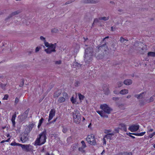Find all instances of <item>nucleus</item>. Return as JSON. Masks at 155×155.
<instances>
[{"mask_svg": "<svg viewBox=\"0 0 155 155\" xmlns=\"http://www.w3.org/2000/svg\"><path fill=\"white\" fill-rule=\"evenodd\" d=\"M100 108L102 110H98L97 112L101 117H103L107 118L108 116L106 114H110L112 110V109L106 104L101 105Z\"/></svg>", "mask_w": 155, "mask_h": 155, "instance_id": "f257e3e1", "label": "nucleus"}, {"mask_svg": "<svg viewBox=\"0 0 155 155\" xmlns=\"http://www.w3.org/2000/svg\"><path fill=\"white\" fill-rule=\"evenodd\" d=\"M39 137L37 138L35 141V145H41L44 144L47 139L46 131L44 130L39 134Z\"/></svg>", "mask_w": 155, "mask_h": 155, "instance_id": "f03ea898", "label": "nucleus"}, {"mask_svg": "<svg viewBox=\"0 0 155 155\" xmlns=\"http://www.w3.org/2000/svg\"><path fill=\"white\" fill-rule=\"evenodd\" d=\"M74 122L77 124L80 123L81 120V114L77 110H75L72 112Z\"/></svg>", "mask_w": 155, "mask_h": 155, "instance_id": "7ed1b4c3", "label": "nucleus"}, {"mask_svg": "<svg viewBox=\"0 0 155 155\" xmlns=\"http://www.w3.org/2000/svg\"><path fill=\"white\" fill-rule=\"evenodd\" d=\"M86 140L87 142L91 145H95L97 144L95 136L93 134L88 135L86 138Z\"/></svg>", "mask_w": 155, "mask_h": 155, "instance_id": "20e7f679", "label": "nucleus"}, {"mask_svg": "<svg viewBox=\"0 0 155 155\" xmlns=\"http://www.w3.org/2000/svg\"><path fill=\"white\" fill-rule=\"evenodd\" d=\"M21 147L25 151L28 152L32 151L33 150V146L29 145H24L21 144Z\"/></svg>", "mask_w": 155, "mask_h": 155, "instance_id": "39448f33", "label": "nucleus"}, {"mask_svg": "<svg viewBox=\"0 0 155 155\" xmlns=\"http://www.w3.org/2000/svg\"><path fill=\"white\" fill-rule=\"evenodd\" d=\"M56 43H55L54 44H51V46L50 47L48 48L47 49H45V51L47 53L50 54L52 52L55 51V48L56 46Z\"/></svg>", "mask_w": 155, "mask_h": 155, "instance_id": "423d86ee", "label": "nucleus"}, {"mask_svg": "<svg viewBox=\"0 0 155 155\" xmlns=\"http://www.w3.org/2000/svg\"><path fill=\"white\" fill-rule=\"evenodd\" d=\"M28 134L25 132H24L21 135L20 140L22 143L27 141L28 139Z\"/></svg>", "mask_w": 155, "mask_h": 155, "instance_id": "0eeeda50", "label": "nucleus"}, {"mask_svg": "<svg viewBox=\"0 0 155 155\" xmlns=\"http://www.w3.org/2000/svg\"><path fill=\"white\" fill-rule=\"evenodd\" d=\"M56 112L55 110L54 109H51L49 115L48 121H50L55 116Z\"/></svg>", "mask_w": 155, "mask_h": 155, "instance_id": "6e6552de", "label": "nucleus"}, {"mask_svg": "<svg viewBox=\"0 0 155 155\" xmlns=\"http://www.w3.org/2000/svg\"><path fill=\"white\" fill-rule=\"evenodd\" d=\"M139 128L138 125H134L130 126L129 128V130L131 132H133L137 131Z\"/></svg>", "mask_w": 155, "mask_h": 155, "instance_id": "1a4fd4ad", "label": "nucleus"}, {"mask_svg": "<svg viewBox=\"0 0 155 155\" xmlns=\"http://www.w3.org/2000/svg\"><path fill=\"white\" fill-rule=\"evenodd\" d=\"M16 117V112H15V113L13 114L12 115L11 119V121L12 122V126L13 127H15V118Z\"/></svg>", "mask_w": 155, "mask_h": 155, "instance_id": "9d476101", "label": "nucleus"}, {"mask_svg": "<svg viewBox=\"0 0 155 155\" xmlns=\"http://www.w3.org/2000/svg\"><path fill=\"white\" fill-rule=\"evenodd\" d=\"M119 127L120 129L123 130L125 132H126L127 131L126 126L124 124H120L119 125Z\"/></svg>", "mask_w": 155, "mask_h": 155, "instance_id": "9b49d317", "label": "nucleus"}, {"mask_svg": "<svg viewBox=\"0 0 155 155\" xmlns=\"http://www.w3.org/2000/svg\"><path fill=\"white\" fill-rule=\"evenodd\" d=\"M103 90L104 91V94L106 95H108L110 93V91L109 90L108 88H107V87H106L105 86H103Z\"/></svg>", "mask_w": 155, "mask_h": 155, "instance_id": "f8f14e48", "label": "nucleus"}, {"mask_svg": "<svg viewBox=\"0 0 155 155\" xmlns=\"http://www.w3.org/2000/svg\"><path fill=\"white\" fill-rule=\"evenodd\" d=\"M145 92H143L139 95L136 94L134 95V97H137L138 99H139L143 98V97L144 96V94H145Z\"/></svg>", "mask_w": 155, "mask_h": 155, "instance_id": "ddd939ff", "label": "nucleus"}, {"mask_svg": "<svg viewBox=\"0 0 155 155\" xmlns=\"http://www.w3.org/2000/svg\"><path fill=\"white\" fill-rule=\"evenodd\" d=\"M124 84L126 85H129L132 83V81L130 79H127L124 82Z\"/></svg>", "mask_w": 155, "mask_h": 155, "instance_id": "4468645a", "label": "nucleus"}, {"mask_svg": "<svg viewBox=\"0 0 155 155\" xmlns=\"http://www.w3.org/2000/svg\"><path fill=\"white\" fill-rule=\"evenodd\" d=\"M84 3H97V1L91 0H86L84 1Z\"/></svg>", "mask_w": 155, "mask_h": 155, "instance_id": "2eb2a0df", "label": "nucleus"}, {"mask_svg": "<svg viewBox=\"0 0 155 155\" xmlns=\"http://www.w3.org/2000/svg\"><path fill=\"white\" fill-rule=\"evenodd\" d=\"M128 90L126 89H124L121 90L119 93L122 94H125L128 93Z\"/></svg>", "mask_w": 155, "mask_h": 155, "instance_id": "dca6fc26", "label": "nucleus"}, {"mask_svg": "<svg viewBox=\"0 0 155 155\" xmlns=\"http://www.w3.org/2000/svg\"><path fill=\"white\" fill-rule=\"evenodd\" d=\"M148 56H151L152 57H155V52L150 51L147 53Z\"/></svg>", "mask_w": 155, "mask_h": 155, "instance_id": "f3484780", "label": "nucleus"}, {"mask_svg": "<svg viewBox=\"0 0 155 155\" xmlns=\"http://www.w3.org/2000/svg\"><path fill=\"white\" fill-rule=\"evenodd\" d=\"M65 99L64 97H61L59 98L58 101L59 103H61L65 101Z\"/></svg>", "mask_w": 155, "mask_h": 155, "instance_id": "a211bd4d", "label": "nucleus"}, {"mask_svg": "<svg viewBox=\"0 0 155 155\" xmlns=\"http://www.w3.org/2000/svg\"><path fill=\"white\" fill-rule=\"evenodd\" d=\"M61 94L60 92H59V91H58L55 92L54 95V97H58Z\"/></svg>", "mask_w": 155, "mask_h": 155, "instance_id": "6ab92c4d", "label": "nucleus"}, {"mask_svg": "<svg viewBox=\"0 0 155 155\" xmlns=\"http://www.w3.org/2000/svg\"><path fill=\"white\" fill-rule=\"evenodd\" d=\"M78 97L79 100L80 101H82L83 100L84 97V95H82L81 93L78 94Z\"/></svg>", "mask_w": 155, "mask_h": 155, "instance_id": "aec40b11", "label": "nucleus"}, {"mask_svg": "<svg viewBox=\"0 0 155 155\" xmlns=\"http://www.w3.org/2000/svg\"><path fill=\"white\" fill-rule=\"evenodd\" d=\"M44 120V119L42 117H41L39 120V122L38 126V128H39L41 126Z\"/></svg>", "mask_w": 155, "mask_h": 155, "instance_id": "412c9836", "label": "nucleus"}, {"mask_svg": "<svg viewBox=\"0 0 155 155\" xmlns=\"http://www.w3.org/2000/svg\"><path fill=\"white\" fill-rule=\"evenodd\" d=\"M21 144L16 143L15 142H12L11 143V145L12 146H16L21 147Z\"/></svg>", "mask_w": 155, "mask_h": 155, "instance_id": "4be33fe9", "label": "nucleus"}, {"mask_svg": "<svg viewBox=\"0 0 155 155\" xmlns=\"http://www.w3.org/2000/svg\"><path fill=\"white\" fill-rule=\"evenodd\" d=\"M121 154L122 155H132V153L131 152H123L121 153Z\"/></svg>", "mask_w": 155, "mask_h": 155, "instance_id": "5701e85b", "label": "nucleus"}, {"mask_svg": "<svg viewBox=\"0 0 155 155\" xmlns=\"http://www.w3.org/2000/svg\"><path fill=\"white\" fill-rule=\"evenodd\" d=\"M85 148H84L83 147H80L78 148V150L81 152L82 153H84L85 152V150L84 149Z\"/></svg>", "mask_w": 155, "mask_h": 155, "instance_id": "b1692460", "label": "nucleus"}, {"mask_svg": "<svg viewBox=\"0 0 155 155\" xmlns=\"http://www.w3.org/2000/svg\"><path fill=\"white\" fill-rule=\"evenodd\" d=\"M109 17H101L99 18V19L100 20H104V21H107L108 20Z\"/></svg>", "mask_w": 155, "mask_h": 155, "instance_id": "393cba45", "label": "nucleus"}, {"mask_svg": "<svg viewBox=\"0 0 155 155\" xmlns=\"http://www.w3.org/2000/svg\"><path fill=\"white\" fill-rule=\"evenodd\" d=\"M71 101L73 104H75L76 102V99L74 98V97L72 96L71 98Z\"/></svg>", "mask_w": 155, "mask_h": 155, "instance_id": "a878e982", "label": "nucleus"}, {"mask_svg": "<svg viewBox=\"0 0 155 155\" xmlns=\"http://www.w3.org/2000/svg\"><path fill=\"white\" fill-rule=\"evenodd\" d=\"M81 143L82 144L81 147H83L84 148H86L87 147V145L84 140H82Z\"/></svg>", "mask_w": 155, "mask_h": 155, "instance_id": "bb28decb", "label": "nucleus"}, {"mask_svg": "<svg viewBox=\"0 0 155 155\" xmlns=\"http://www.w3.org/2000/svg\"><path fill=\"white\" fill-rule=\"evenodd\" d=\"M120 41L121 42L123 43L125 41H128V40L125 39L121 37L120 38Z\"/></svg>", "mask_w": 155, "mask_h": 155, "instance_id": "cd10ccee", "label": "nucleus"}, {"mask_svg": "<svg viewBox=\"0 0 155 155\" xmlns=\"http://www.w3.org/2000/svg\"><path fill=\"white\" fill-rule=\"evenodd\" d=\"M20 12L19 11H15L13 12L12 13L11 15H16L18 14V13H19Z\"/></svg>", "mask_w": 155, "mask_h": 155, "instance_id": "c85d7f7f", "label": "nucleus"}, {"mask_svg": "<svg viewBox=\"0 0 155 155\" xmlns=\"http://www.w3.org/2000/svg\"><path fill=\"white\" fill-rule=\"evenodd\" d=\"M92 50V49L91 48H86L85 50V53H86L87 54H88V51L89 50Z\"/></svg>", "mask_w": 155, "mask_h": 155, "instance_id": "c756f323", "label": "nucleus"}, {"mask_svg": "<svg viewBox=\"0 0 155 155\" xmlns=\"http://www.w3.org/2000/svg\"><path fill=\"white\" fill-rule=\"evenodd\" d=\"M155 135V132H153L152 133L150 134L149 135V137L150 138H152L153 136Z\"/></svg>", "mask_w": 155, "mask_h": 155, "instance_id": "7c9ffc66", "label": "nucleus"}, {"mask_svg": "<svg viewBox=\"0 0 155 155\" xmlns=\"http://www.w3.org/2000/svg\"><path fill=\"white\" fill-rule=\"evenodd\" d=\"M19 101V99L17 97H16L15 101V105L17 104L18 102Z\"/></svg>", "mask_w": 155, "mask_h": 155, "instance_id": "2f4dec72", "label": "nucleus"}, {"mask_svg": "<svg viewBox=\"0 0 155 155\" xmlns=\"http://www.w3.org/2000/svg\"><path fill=\"white\" fill-rule=\"evenodd\" d=\"M45 46L48 48L50 47V46H51V44L49 45L48 42H46L45 41Z\"/></svg>", "mask_w": 155, "mask_h": 155, "instance_id": "473e14b6", "label": "nucleus"}, {"mask_svg": "<svg viewBox=\"0 0 155 155\" xmlns=\"http://www.w3.org/2000/svg\"><path fill=\"white\" fill-rule=\"evenodd\" d=\"M123 84V83L122 81H119L117 83V85L118 87H121Z\"/></svg>", "mask_w": 155, "mask_h": 155, "instance_id": "72a5a7b5", "label": "nucleus"}, {"mask_svg": "<svg viewBox=\"0 0 155 155\" xmlns=\"http://www.w3.org/2000/svg\"><path fill=\"white\" fill-rule=\"evenodd\" d=\"M8 97L9 96L8 94H5L4 95V96L3 98V99L4 100H8Z\"/></svg>", "mask_w": 155, "mask_h": 155, "instance_id": "f704fd0d", "label": "nucleus"}, {"mask_svg": "<svg viewBox=\"0 0 155 155\" xmlns=\"http://www.w3.org/2000/svg\"><path fill=\"white\" fill-rule=\"evenodd\" d=\"M58 31V30L56 28H54L51 30V32L53 33H57Z\"/></svg>", "mask_w": 155, "mask_h": 155, "instance_id": "c9c22d12", "label": "nucleus"}, {"mask_svg": "<svg viewBox=\"0 0 155 155\" xmlns=\"http://www.w3.org/2000/svg\"><path fill=\"white\" fill-rule=\"evenodd\" d=\"M105 138H106L107 139H111V137L110 135H107V134L106 135H105L104 137Z\"/></svg>", "mask_w": 155, "mask_h": 155, "instance_id": "e433bc0d", "label": "nucleus"}, {"mask_svg": "<svg viewBox=\"0 0 155 155\" xmlns=\"http://www.w3.org/2000/svg\"><path fill=\"white\" fill-rule=\"evenodd\" d=\"M80 84V82L79 81H76L74 83V85L76 87L78 86Z\"/></svg>", "mask_w": 155, "mask_h": 155, "instance_id": "4c0bfd02", "label": "nucleus"}, {"mask_svg": "<svg viewBox=\"0 0 155 155\" xmlns=\"http://www.w3.org/2000/svg\"><path fill=\"white\" fill-rule=\"evenodd\" d=\"M68 130V129L67 128H63L62 130V131L64 133H66Z\"/></svg>", "mask_w": 155, "mask_h": 155, "instance_id": "58836bf2", "label": "nucleus"}, {"mask_svg": "<svg viewBox=\"0 0 155 155\" xmlns=\"http://www.w3.org/2000/svg\"><path fill=\"white\" fill-rule=\"evenodd\" d=\"M146 133V132H142L141 133H138L139 134V136H143Z\"/></svg>", "mask_w": 155, "mask_h": 155, "instance_id": "ea45409f", "label": "nucleus"}, {"mask_svg": "<svg viewBox=\"0 0 155 155\" xmlns=\"http://www.w3.org/2000/svg\"><path fill=\"white\" fill-rule=\"evenodd\" d=\"M111 132V130H105L104 131V132L106 134H108L110 132Z\"/></svg>", "mask_w": 155, "mask_h": 155, "instance_id": "a19ab883", "label": "nucleus"}, {"mask_svg": "<svg viewBox=\"0 0 155 155\" xmlns=\"http://www.w3.org/2000/svg\"><path fill=\"white\" fill-rule=\"evenodd\" d=\"M106 46V44L105 43L103 45H101V46H100L99 47L98 49H100L101 48H104Z\"/></svg>", "mask_w": 155, "mask_h": 155, "instance_id": "79ce46f5", "label": "nucleus"}, {"mask_svg": "<svg viewBox=\"0 0 155 155\" xmlns=\"http://www.w3.org/2000/svg\"><path fill=\"white\" fill-rule=\"evenodd\" d=\"M113 100L114 101L118 100L119 99V98L118 97H113Z\"/></svg>", "mask_w": 155, "mask_h": 155, "instance_id": "37998d69", "label": "nucleus"}, {"mask_svg": "<svg viewBox=\"0 0 155 155\" xmlns=\"http://www.w3.org/2000/svg\"><path fill=\"white\" fill-rule=\"evenodd\" d=\"M129 134H132V135L136 136H139V134L138 133H129Z\"/></svg>", "mask_w": 155, "mask_h": 155, "instance_id": "c03bdc74", "label": "nucleus"}, {"mask_svg": "<svg viewBox=\"0 0 155 155\" xmlns=\"http://www.w3.org/2000/svg\"><path fill=\"white\" fill-rule=\"evenodd\" d=\"M55 64H60L61 63V61H55Z\"/></svg>", "mask_w": 155, "mask_h": 155, "instance_id": "a18cd8bd", "label": "nucleus"}, {"mask_svg": "<svg viewBox=\"0 0 155 155\" xmlns=\"http://www.w3.org/2000/svg\"><path fill=\"white\" fill-rule=\"evenodd\" d=\"M40 38L41 40L44 41H45V38H44L43 36H41Z\"/></svg>", "mask_w": 155, "mask_h": 155, "instance_id": "49530a36", "label": "nucleus"}, {"mask_svg": "<svg viewBox=\"0 0 155 155\" xmlns=\"http://www.w3.org/2000/svg\"><path fill=\"white\" fill-rule=\"evenodd\" d=\"M153 130V129L152 128L148 129V131L147 132H152Z\"/></svg>", "mask_w": 155, "mask_h": 155, "instance_id": "de8ad7c7", "label": "nucleus"}, {"mask_svg": "<svg viewBox=\"0 0 155 155\" xmlns=\"http://www.w3.org/2000/svg\"><path fill=\"white\" fill-rule=\"evenodd\" d=\"M144 103L141 101H140V106H143L144 104Z\"/></svg>", "mask_w": 155, "mask_h": 155, "instance_id": "09e8293b", "label": "nucleus"}, {"mask_svg": "<svg viewBox=\"0 0 155 155\" xmlns=\"http://www.w3.org/2000/svg\"><path fill=\"white\" fill-rule=\"evenodd\" d=\"M98 19H97V18L95 19H94V23H93V24L94 23H96V22H98Z\"/></svg>", "mask_w": 155, "mask_h": 155, "instance_id": "8fccbe9b", "label": "nucleus"}, {"mask_svg": "<svg viewBox=\"0 0 155 155\" xmlns=\"http://www.w3.org/2000/svg\"><path fill=\"white\" fill-rule=\"evenodd\" d=\"M153 101V96H152L150 97V101H149V102H151Z\"/></svg>", "mask_w": 155, "mask_h": 155, "instance_id": "3c124183", "label": "nucleus"}, {"mask_svg": "<svg viewBox=\"0 0 155 155\" xmlns=\"http://www.w3.org/2000/svg\"><path fill=\"white\" fill-rule=\"evenodd\" d=\"M40 49V48L39 47H36V48L35 49V51L36 52L38 51Z\"/></svg>", "mask_w": 155, "mask_h": 155, "instance_id": "603ef678", "label": "nucleus"}, {"mask_svg": "<svg viewBox=\"0 0 155 155\" xmlns=\"http://www.w3.org/2000/svg\"><path fill=\"white\" fill-rule=\"evenodd\" d=\"M131 134H129V135L130 137H131L133 139H134L135 137L134 136L132 135H131Z\"/></svg>", "mask_w": 155, "mask_h": 155, "instance_id": "864d4df0", "label": "nucleus"}, {"mask_svg": "<svg viewBox=\"0 0 155 155\" xmlns=\"http://www.w3.org/2000/svg\"><path fill=\"white\" fill-rule=\"evenodd\" d=\"M114 133H109L108 134H107V135L108 136V135H110V136H111H111H113V135H114Z\"/></svg>", "mask_w": 155, "mask_h": 155, "instance_id": "5fc2aeb1", "label": "nucleus"}, {"mask_svg": "<svg viewBox=\"0 0 155 155\" xmlns=\"http://www.w3.org/2000/svg\"><path fill=\"white\" fill-rule=\"evenodd\" d=\"M105 138L104 137L103 138V143H104V144H106V140L105 139Z\"/></svg>", "mask_w": 155, "mask_h": 155, "instance_id": "6e6d98bb", "label": "nucleus"}, {"mask_svg": "<svg viewBox=\"0 0 155 155\" xmlns=\"http://www.w3.org/2000/svg\"><path fill=\"white\" fill-rule=\"evenodd\" d=\"M114 93L116 94H117L119 93L118 92H117L115 90L114 91Z\"/></svg>", "mask_w": 155, "mask_h": 155, "instance_id": "4d7b16f0", "label": "nucleus"}, {"mask_svg": "<svg viewBox=\"0 0 155 155\" xmlns=\"http://www.w3.org/2000/svg\"><path fill=\"white\" fill-rule=\"evenodd\" d=\"M56 120V119H54V120L52 121H51L50 122V123H53L55 122Z\"/></svg>", "mask_w": 155, "mask_h": 155, "instance_id": "13d9d810", "label": "nucleus"}, {"mask_svg": "<svg viewBox=\"0 0 155 155\" xmlns=\"http://www.w3.org/2000/svg\"><path fill=\"white\" fill-rule=\"evenodd\" d=\"M10 140V138H8L7 140H5V142H8Z\"/></svg>", "mask_w": 155, "mask_h": 155, "instance_id": "bf43d9fd", "label": "nucleus"}, {"mask_svg": "<svg viewBox=\"0 0 155 155\" xmlns=\"http://www.w3.org/2000/svg\"><path fill=\"white\" fill-rule=\"evenodd\" d=\"M108 38H109L108 36H107V37H105L103 39V41H104L105 39Z\"/></svg>", "mask_w": 155, "mask_h": 155, "instance_id": "052dcab7", "label": "nucleus"}, {"mask_svg": "<svg viewBox=\"0 0 155 155\" xmlns=\"http://www.w3.org/2000/svg\"><path fill=\"white\" fill-rule=\"evenodd\" d=\"M5 140H3L2 141H1V143H5Z\"/></svg>", "mask_w": 155, "mask_h": 155, "instance_id": "680f3d73", "label": "nucleus"}, {"mask_svg": "<svg viewBox=\"0 0 155 155\" xmlns=\"http://www.w3.org/2000/svg\"><path fill=\"white\" fill-rule=\"evenodd\" d=\"M105 153V150H103L102 152L101 153V154L103 155L104 153Z\"/></svg>", "mask_w": 155, "mask_h": 155, "instance_id": "e2e57ef3", "label": "nucleus"}, {"mask_svg": "<svg viewBox=\"0 0 155 155\" xmlns=\"http://www.w3.org/2000/svg\"><path fill=\"white\" fill-rule=\"evenodd\" d=\"M131 95H128V96H127V98H130L131 97Z\"/></svg>", "mask_w": 155, "mask_h": 155, "instance_id": "0e129e2a", "label": "nucleus"}, {"mask_svg": "<svg viewBox=\"0 0 155 155\" xmlns=\"http://www.w3.org/2000/svg\"><path fill=\"white\" fill-rule=\"evenodd\" d=\"M45 155H50V154L48 152H47L45 154Z\"/></svg>", "mask_w": 155, "mask_h": 155, "instance_id": "69168bd1", "label": "nucleus"}, {"mask_svg": "<svg viewBox=\"0 0 155 155\" xmlns=\"http://www.w3.org/2000/svg\"><path fill=\"white\" fill-rule=\"evenodd\" d=\"M111 30L112 31H114V30L113 29V26L111 28Z\"/></svg>", "mask_w": 155, "mask_h": 155, "instance_id": "338daca9", "label": "nucleus"}, {"mask_svg": "<svg viewBox=\"0 0 155 155\" xmlns=\"http://www.w3.org/2000/svg\"><path fill=\"white\" fill-rule=\"evenodd\" d=\"M7 137H9L10 136V134H7Z\"/></svg>", "mask_w": 155, "mask_h": 155, "instance_id": "774afa93", "label": "nucleus"}]
</instances>
